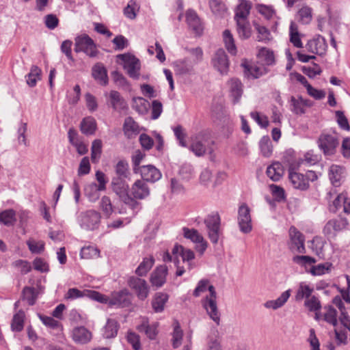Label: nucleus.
<instances>
[{
    "instance_id": "a211bd4d",
    "label": "nucleus",
    "mask_w": 350,
    "mask_h": 350,
    "mask_svg": "<svg viewBox=\"0 0 350 350\" xmlns=\"http://www.w3.org/2000/svg\"><path fill=\"white\" fill-rule=\"evenodd\" d=\"M131 198L137 200H144L150 194V189L148 184L142 180H137L131 188Z\"/></svg>"
},
{
    "instance_id": "79ce46f5",
    "label": "nucleus",
    "mask_w": 350,
    "mask_h": 350,
    "mask_svg": "<svg viewBox=\"0 0 350 350\" xmlns=\"http://www.w3.org/2000/svg\"><path fill=\"white\" fill-rule=\"evenodd\" d=\"M22 299L26 300L29 306H33L38 299V291L35 288L25 286L22 291Z\"/></svg>"
},
{
    "instance_id": "7c9ffc66",
    "label": "nucleus",
    "mask_w": 350,
    "mask_h": 350,
    "mask_svg": "<svg viewBox=\"0 0 350 350\" xmlns=\"http://www.w3.org/2000/svg\"><path fill=\"white\" fill-rule=\"evenodd\" d=\"M124 135L130 138L139 133V125L131 117H127L124 120L123 125Z\"/></svg>"
},
{
    "instance_id": "e433bc0d",
    "label": "nucleus",
    "mask_w": 350,
    "mask_h": 350,
    "mask_svg": "<svg viewBox=\"0 0 350 350\" xmlns=\"http://www.w3.org/2000/svg\"><path fill=\"white\" fill-rule=\"evenodd\" d=\"M168 300V295L163 293H157L152 301V306L154 312H161L164 310L165 303Z\"/></svg>"
},
{
    "instance_id": "0eeeda50",
    "label": "nucleus",
    "mask_w": 350,
    "mask_h": 350,
    "mask_svg": "<svg viewBox=\"0 0 350 350\" xmlns=\"http://www.w3.org/2000/svg\"><path fill=\"white\" fill-rule=\"evenodd\" d=\"M289 241L288 242V249L293 253H306L305 237L295 226L289 228Z\"/></svg>"
},
{
    "instance_id": "a19ab883",
    "label": "nucleus",
    "mask_w": 350,
    "mask_h": 350,
    "mask_svg": "<svg viewBox=\"0 0 350 350\" xmlns=\"http://www.w3.org/2000/svg\"><path fill=\"white\" fill-rule=\"evenodd\" d=\"M25 317V312L22 310L13 316L11 323L12 331L20 332L23 329Z\"/></svg>"
},
{
    "instance_id": "680f3d73",
    "label": "nucleus",
    "mask_w": 350,
    "mask_h": 350,
    "mask_svg": "<svg viewBox=\"0 0 350 350\" xmlns=\"http://www.w3.org/2000/svg\"><path fill=\"white\" fill-rule=\"evenodd\" d=\"M183 230L184 237L186 239H190L194 243H197L198 241L202 242L203 237L198 232L197 230L193 228L189 229L188 228H183Z\"/></svg>"
},
{
    "instance_id": "ea45409f",
    "label": "nucleus",
    "mask_w": 350,
    "mask_h": 350,
    "mask_svg": "<svg viewBox=\"0 0 350 350\" xmlns=\"http://www.w3.org/2000/svg\"><path fill=\"white\" fill-rule=\"evenodd\" d=\"M100 191L103 190L100 189L96 183H91L84 188L85 195L91 202H95L99 198Z\"/></svg>"
},
{
    "instance_id": "bb28decb",
    "label": "nucleus",
    "mask_w": 350,
    "mask_h": 350,
    "mask_svg": "<svg viewBox=\"0 0 350 350\" xmlns=\"http://www.w3.org/2000/svg\"><path fill=\"white\" fill-rule=\"evenodd\" d=\"M97 129L96 120L92 116L84 118L80 123V130L85 135H94Z\"/></svg>"
},
{
    "instance_id": "a18cd8bd",
    "label": "nucleus",
    "mask_w": 350,
    "mask_h": 350,
    "mask_svg": "<svg viewBox=\"0 0 350 350\" xmlns=\"http://www.w3.org/2000/svg\"><path fill=\"white\" fill-rule=\"evenodd\" d=\"M131 175L129 163L124 160L119 161L115 165V176L122 178H129Z\"/></svg>"
},
{
    "instance_id": "1a4fd4ad",
    "label": "nucleus",
    "mask_w": 350,
    "mask_h": 350,
    "mask_svg": "<svg viewBox=\"0 0 350 350\" xmlns=\"http://www.w3.org/2000/svg\"><path fill=\"white\" fill-rule=\"evenodd\" d=\"M117 57L124 62V68L130 77L135 79H139L140 70L139 59L130 53L120 54Z\"/></svg>"
},
{
    "instance_id": "f3484780",
    "label": "nucleus",
    "mask_w": 350,
    "mask_h": 350,
    "mask_svg": "<svg viewBox=\"0 0 350 350\" xmlns=\"http://www.w3.org/2000/svg\"><path fill=\"white\" fill-rule=\"evenodd\" d=\"M305 47L309 53L323 55L327 51V44L324 37L317 35L312 39L309 40Z\"/></svg>"
},
{
    "instance_id": "4468645a",
    "label": "nucleus",
    "mask_w": 350,
    "mask_h": 350,
    "mask_svg": "<svg viewBox=\"0 0 350 350\" xmlns=\"http://www.w3.org/2000/svg\"><path fill=\"white\" fill-rule=\"evenodd\" d=\"M237 220L239 229L243 233L247 234L252 231L250 209L245 203L239 207Z\"/></svg>"
},
{
    "instance_id": "4be33fe9",
    "label": "nucleus",
    "mask_w": 350,
    "mask_h": 350,
    "mask_svg": "<svg viewBox=\"0 0 350 350\" xmlns=\"http://www.w3.org/2000/svg\"><path fill=\"white\" fill-rule=\"evenodd\" d=\"M288 178L295 189L300 190H306L309 187V183L307 181V178H305V176L300 173L293 172L291 167L289 168Z\"/></svg>"
},
{
    "instance_id": "6e6d98bb",
    "label": "nucleus",
    "mask_w": 350,
    "mask_h": 350,
    "mask_svg": "<svg viewBox=\"0 0 350 350\" xmlns=\"http://www.w3.org/2000/svg\"><path fill=\"white\" fill-rule=\"evenodd\" d=\"M102 152V141L94 139L91 147V159L92 163H96Z\"/></svg>"
},
{
    "instance_id": "aec40b11",
    "label": "nucleus",
    "mask_w": 350,
    "mask_h": 350,
    "mask_svg": "<svg viewBox=\"0 0 350 350\" xmlns=\"http://www.w3.org/2000/svg\"><path fill=\"white\" fill-rule=\"evenodd\" d=\"M142 178L147 183V182L154 183L161 178V173L159 170L152 165H142L139 170Z\"/></svg>"
},
{
    "instance_id": "6ab92c4d",
    "label": "nucleus",
    "mask_w": 350,
    "mask_h": 350,
    "mask_svg": "<svg viewBox=\"0 0 350 350\" xmlns=\"http://www.w3.org/2000/svg\"><path fill=\"white\" fill-rule=\"evenodd\" d=\"M168 273L167 267L165 265L157 267L151 273L150 282L152 286L161 288L166 282V278Z\"/></svg>"
},
{
    "instance_id": "423d86ee",
    "label": "nucleus",
    "mask_w": 350,
    "mask_h": 350,
    "mask_svg": "<svg viewBox=\"0 0 350 350\" xmlns=\"http://www.w3.org/2000/svg\"><path fill=\"white\" fill-rule=\"evenodd\" d=\"M317 144L325 156H332L336 152L339 140L335 135L323 133L319 135Z\"/></svg>"
},
{
    "instance_id": "09e8293b",
    "label": "nucleus",
    "mask_w": 350,
    "mask_h": 350,
    "mask_svg": "<svg viewBox=\"0 0 350 350\" xmlns=\"http://www.w3.org/2000/svg\"><path fill=\"white\" fill-rule=\"evenodd\" d=\"M223 36L225 46L228 51L232 55H236L237 51V47L231 32L229 30L226 29L223 33Z\"/></svg>"
},
{
    "instance_id": "69168bd1",
    "label": "nucleus",
    "mask_w": 350,
    "mask_h": 350,
    "mask_svg": "<svg viewBox=\"0 0 350 350\" xmlns=\"http://www.w3.org/2000/svg\"><path fill=\"white\" fill-rule=\"evenodd\" d=\"M99 250L93 247V246H88L84 247L81 249L80 255L82 258H94L99 256Z\"/></svg>"
},
{
    "instance_id": "49530a36",
    "label": "nucleus",
    "mask_w": 350,
    "mask_h": 350,
    "mask_svg": "<svg viewBox=\"0 0 350 350\" xmlns=\"http://www.w3.org/2000/svg\"><path fill=\"white\" fill-rule=\"evenodd\" d=\"M99 205L103 215L107 218H109L114 211V207L112 205L109 197L107 196H103L100 201Z\"/></svg>"
},
{
    "instance_id": "de8ad7c7",
    "label": "nucleus",
    "mask_w": 350,
    "mask_h": 350,
    "mask_svg": "<svg viewBox=\"0 0 350 350\" xmlns=\"http://www.w3.org/2000/svg\"><path fill=\"white\" fill-rule=\"evenodd\" d=\"M259 146L263 157H269L271 155L273 146L269 136H263L259 142Z\"/></svg>"
},
{
    "instance_id": "9d476101",
    "label": "nucleus",
    "mask_w": 350,
    "mask_h": 350,
    "mask_svg": "<svg viewBox=\"0 0 350 350\" xmlns=\"http://www.w3.org/2000/svg\"><path fill=\"white\" fill-rule=\"evenodd\" d=\"M349 224L344 217L329 220L323 228V234L328 239H334L337 234L345 230Z\"/></svg>"
},
{
    "instance_id": "58836bf2",
    "label": "nucleus",
    "mask_w": 350,
    "mask_h": 350,
    "mask_svg": "<svg viewBox=\"0 0 350 350\" xmlns=\"http://www.w3.org/2000/svg\"><path fill=\"white\" fill-rule=\"evenodd\" d=\"M290 42L295 47L303 48V43L301 40V36L298 27L295 22H291L289 28Z\"/></svg>"
},
{
    "instance_id": "b1692460",
    "label": "nucleus",
    "mask_w": 350,
    "mask_h": 350,
    "mask_svg": "<svg viewBox=\"0 0 350 350\" xmlns=\"http://www.w3.org/2000/svg\"><path fill=\"white\" fill-rule=\"evenodd\" d=\"M72 337L76 343L86 344L92 339V333L85 327L81 326L73 329Z\"/></svg>"
},
{
    "instance_id": "f704fd0d",
    "label": "nucleus",
    "mask_w": 350,
    "mask_h": 350,
    "mask_svg": "<svg viewBox=\"0 0 350 350\" xmlns=\"http://www.w3.org/2000/svg\"><path fill=\"white\" fill-rule=\"evenodd\" d=\"M119 324L116 319H108L103 330V336L105 338H112L116 336L119 329Z\"/></svg>"
},
{
    "instance_id": "37998d69",
    "label": "nucleus",
    "mask_w": 350,
    "mask_h": 350,
    "mask_svg": "<svg viewBox=\"0 0 350 350\" xmlns=\"http://www.w3.org/2000/svg\"><path fill=\"white\" fill-rule=\"evenodd\" d=\"M343 169L336 165H332L329 170V177L335 187H338L340 185V179L342 178Z\"/></svg>"
},
{
    "instance_id": "6e6552de",
    "label": "nucleus",
    "mask_w": 350,
    "mask_h": 350,
    "mask_svg": "<svg viewBox=\"0 0 350 350\" xmlns=\"http://www.w3.org/2000/svg\"><path fill=\"white\" fill-rule=\"evenodd\" d=\"M127 284L134 291L139 300L144 301L148 297L150 286L144 279L131 276L128 279Z\"/></svg>"
},
{
    "instance_id": "a878e982",
    "label": "nucleus",
    "mask_w": 350,
    "mask_h": 350,
    "mask_svg": "<svg viewBox=\"0 0 350 350\" xmlns=\"http://www.w3.org/2000/svg\"><path fill=\"white\" fill-rule=\"evenodd\" d=\"M140 332H144L150 340H154L157 335V323L149 324L148 319H144L140 325L137 327Z\"/></svg>"
},
{
    "instance_id": "72a5a7b5",
    "label": "nucleus",
    "mask_w": 350,
    "mask_h": 350,
    "mask_svg": "<svg viewBox=\"0 0 350 350\" xmlns=\"http://www.w3.org/2000/svg\"><path fill=\"white\" fill-rule=\"evenodd\" d=\"M290 297V291L283 292L281 295L275 300H269L265 303L264 306L267 308L277 310L284 305Z\"/></svg>"
},
{
    "instance_id": "7ed1b4c3",
    "label": "nucleus",
    "mask_w": 350,
    "mask_h": 350,
    "mask_svg": "<svg viewBox=\"0 0 350 350\" xmlns=\"http://www.w3.org/2000/svg\"><path fill=\"white\" fill-rule=\"evenodd\" d=\"M326 200L329 202L330 212L336 213L342 206L343 212L350 213V202L348 201L347 193L337 194L336 191L333 189L327 193Z\"/></svg>"
},
{
    "instance_id": "393cba45",
    "label": "nucleus",
    "mask_w": 350,
    "mask_h": 350,
    "mask_svg": "<svg viewBox=\"0 0 350 350\" xmlns=\"http://www.w3.org/2000/svg\"><path fill=\"white\" fill-rule=\"evenodd\" d=\"M92 76L102 85L108 84L107 71L101 63L96 64L92 68Z\"/></svg>"
},
{
    "instance_id": "c03bdc74",
    "label": "nucleus",
    "mask_w": 350,
    "mask_h": 350,
    "mask_svg": "<svg viewBox=\"0 0 350 350\" xmlns=\"http://www.w3.org/2000/svg\"><path fill=\"white\" fill-rule=\"evenodd\" d=\"M16 221V212L13 209H7L0 213V223L5 226H13Z\"/></svg>"
},
{
    "instance_id": "0e129e2a",
    "label": "nucleus",
    "mask_w": 350,
    "mask_h": 350,
    "mask_svg": "<svg viewBox=\"0 0 350 350\" xmlns=\"http://www.w3.org/2000/svg\"><path fill=\"white\" fill-rule=\"evenodd\" d=\"M186 51L191 55V61L196 65L203 59V51L200 47L186 48Z\"/></svg>"
},
{
    "instance_id": "473e14b6",
    "label": "nucleus",
    "mask_w": 350,
    "mask_h": 350,
    "mask_svg": "<svg viewBox=\"0 0 350 350\" xmlns=\"http://www.w3.org/2000/svg\"><path fill=\"white\" fill-rule=\"evenodd\" d=\"M290 297V291L283 292L281 295L275 300H269L265 303L264 306L267 308L277 310L284 305Z\"/></svg>"
},
{
    "instance_id": "4c0bfd02",
    "label": "nucleus",
    "mask_w": 350,
    "mask_h": 350,
    "mask_svg": "<svg viewBox=\"0 0 350 350\" xmlns=\"http://www.w3.org/2000/svg\"><path fill=\"white\" fill-rule=\"evenodd\" d=\"M209 7L212 13L218 17H224L227 12L225 3L220 0H211Z\"/></svg>"
},
{
    "instance_id": "cd10ccee",
    "label": "nucleus",
    "mask_w": 350,
    "mask_h": 350,
    "mask_svg": "<svg viewBox=\"0 0 350 350\" xmlns=\"http://www.w3.org/2000/svg\"><path fill=\"white\" fill-rule=\"evenodd\" d=\"M243 94V85L238 79H232L230 81V94L232 98L234 104L239 102Z\"/></svg>"
},
{
    "instance_id": "13d9d810",
    "label": "nucleus",
    "mask_w": 350,
    "mask_h": 350,
    "mask_svg": "<svg viewBox=\"0 0 350 350\" xmlns=\"http://www.w3.org/2000/svg\"><path fill=\"white\" fill-rule=\"evenodd\" d=\"M304 306L310 312L319 311L321 308V304L318 297L311 295L305 300Z\"/></svg>"
},
{
    "instance_id": "9b49d317",
    "label": "nucleus",
    "mask_w": 350,
    "mask_h": 350,
    "mask_svg": "<svg viewBox=\"0 0 350 350\" xmlns=\"http://www.w3.org/2000/svg\"><path fill=\"white\" fill-rule=\"evenodd\" d=\"M100 214L94 210L81 213L79 223L82 228L93 230L98 228L100 221Z\"/></svg>"
},
{
    "instance_id": "dca6fc26",
    "label": "nucleus",
    "mask_w": 350,
    "mask_h": 350,
    "mask_svg": "<svg viewBox=\"0 0 350 350\" xmlns=\"http://www.w3.org/2000/svg\"><path fill=\"white\" fill-rule=\"evenodd\" d=\"M205 137V131H200L191 137V145L189 148L197 157H202L206 154Z\"/></svg>"
},
{
    "instance_id": "5fc2aeb1",
    "label": "nucleus",
    "mask_w": 350,
    "mask_h": 350,
    "mask_svg": "<svg viewBox=\"0 0 350 350\" xmlns=\"http://www.w3.org/2000/svg\"><path fill=\"white\" fill-rule=\"evenodd\" d=\"M254 27L258 32V41L266 42L270 40L271 33L267 28L260 25L256 22H254Z\"/></svg>"
},
{
    "instance_id": "c9c22d12",
    "label": "nucleus",
    "mask_w": 350,
    "mask_h": 350,
    "mask_svg": "<svg viewBox=\"0 0 350 350\" xmlns=\"http://www.w3.org/2000/svg\"><path fill=\"white\" fill-rule=\"evenodd\" d=\"M154 263V258L152 256L143 258L142 262L139 264L135 270V273L140 276H145L151 269Z\"/></svg>"
},
{
    "instance_id": "2f4dec72",
    "label": "nucleus",
    "mask_w": 350,
    "mask_h": 350,
    "mask_svg": "<svg viewBox=\"0 0 350 350\" xmlns=\"http://www.w3.org/2000/svg\"><path fill=\"white\" fill-rule=\"evenodd\" d=\"M109 98L110 104L114 110L121 111L126 108V103L118 92L111 90L109 93Z\"/></svg>"
},
{
    "instance_id": "4d7b16f0",
    "label": "nucleus",
    "mask_w": 350,
    "mask_h": 350,
    "mask_svg": "<svg viewBox=\"0 0 350 350\" xmlns=\"http://www.w3.org/2000/svg\"><path fill=\"white\" fill-rule=\"evenodd\" d=\"M324 309L326 310L323 315L324 320L335 326L337 324L336 310L332 306H325Z\"/></svg>"
},
{
    "instance_id": "864d4df0",
    "label": "nucleus",
    "mask_w": 350,
    "mask_h": 350,
    "mask_svg": "<svg viewBox=\"0 0 350 350\" xmlns=\"http://www.w3.org/2000/svg\"><path fill=\"white\" fill-rule=\"evenodd\" d=\"M291 110L297 115L305 113L306 110L303 107L302 97L296 98L295 96L291 97Z\"/></svg>"
},
{
    "instance_id": "2eb2a0df",
    "label": "nucleus",
    "mask_w": 350,
    "mask_h": 350,
    "mask_svg": "<svg viewBox=\"0 0 350 350\" xmlns=\"http://www.w3.org/2000/svg\"><path fill=\"white\" fill-rule=\"evenodd\" d=\"M211 64L221 75H226L229 69L228 56L222 49H217L211 59Z\"/></svg>"
},
{
    "instance_id": "8fccbe9b",
    "label": "nucleus",
    "mask_w": 350,
    "mask_h": 350,
    "mask_svg": "<svg viewBox=\"0 0 350 350\" xmlns=\"http://www.w3.org/2000/svg\"><path fill=\"white\" fill-rule=\"evenodd\" d=\"M237 25V31L241 38L247 39L251 36L250 24L247 21H236Z\"/></svg>"
},
{
    "instance_id": "412c9836",
    "label": "nucleus",
    "mask_w": 350,
    "mask_h": 350,
    "mask_svg": "<svg viewBox=\"0 0 350 350\" xmlns=\"http://www.w3.org/2000/svg\"><path fill=\"white\" fill-rule=\"evenodd\" d=\"M241 66L244 68V73L248 77L257 79L267 73V70L264 66H258L254 63H250L246 60L242 62Z\"/></svg>"
},
{
    "instance_id": "c756f323",
    "label": "nucleus",
    "mask_w": 350,
    "mask_h": 350,
    "mask_svg": "<svg viewBox=\"0 0 350 350\" xmlns=\"http://www.w3.org/2000/svg\"><path fill=\"white\" fill-rule=\"evenodd\" d=\"M251 7V3L250 1L242 0L237 8L234 20L247 21V16L250 14Z\"/></svg>"
},
{
    "instance_id": "774afa93",
    "label": "nucleus",
    "mask_w": 350,
    "mask_h": 350,
    "mask_svg": "<svg viewBox=\"0 0 350 350\" xmlns=\"http://www.w3.org/2000/svg\"><path fill=\"white\" fill-rule=\"evenodd\" d=\"M86 297L99 303L108 304L109 305V297L98 291L88 290Z\"/></svg>"
},
{
    "instance_id": "c85d7f7f",
    "label": "nucleus",
    "mask_w": 350,
    "mask_h": 350,
    "mask_svg": "<svg viewBox=\"0 0 350 350\" xmlns=\"http://www.w3.org/2000/svg\"><path fill=\"white\" fill-rule=\"evenodd\" d=\"M284 167L280 162H274L269 165L266 171L267 176L273 181H278L284 174Z\"/></svg>"
},
{
    "instance_id": "bf43d9fd",
    "label": "nucleus",
    "mask_w": 350,
    "mask_h": 350,
    "mask_svg": "<svg viewBox=\"0 0 350 350\" xmlns=\"http://www.w3.org/2000/svg\"><path fill=\"white\" fill-rule=\"evenodd\" d=\"M173 131L176 138L178 141L179 145L184 148L188 147V144L185 140L187 133L183 127L181 125H178L173 129Z\"/></svg>"
},
{
    "instance_id": "39448f33",
    "label": "nucleus",
    "mask_w": 350,
    "mask_h": 350,
    "mask_svg": "<svg viewBox=\"0 0 350 350\" xmlns=\"http://www.w3.org/2000/svg\"><path fill=\"white\" fill-rule=\"evenodd\" d=\"M75 51L83 52L90 57H96L98 51L94 40L87 34L78 36L75 39Z\"/></svg>"
},
{
    "instance_id": "ddd939ff",
    "label": "nucleus",
    "mask_w": 350,
    "mask_h": 350,
    "mask_svg": "<svg viewBox=\"0 0 350 350\" xmlns=\"http://www.w3.org/2000/svg\"><path fill=\"white\" fill-rule=\"evenodd\" d=\"M191 57H186L173 62L172 66L176 75L191 76L196 74L195 66Z\"/></svg>"
},
{
    "instance_id": "052dcab7",
    "label": "nucleus",
    "mask_w": 350,
    "mask_h": 350,
    "mask_svg": "<svg viewBox=\"0 0 350 350\" xmlns=\"http://www.w3.org/2000/svg\"><path fill=\"white\" fill-rule=\"evenodd\" d=\"M27 245L32 254H41L44 250V243L42 241L29 239L27 241Z\"/></svg>"
},
{
    "instance_id": "f03ea898",
    "label": "nucleus",
    "mask_w": 350,
    "mask_h": 350,
    "mask_svg": "<svg viewBox=\"0 0 350 350\" xmlns=\"http://www.w3.org/2000/svg\"><path fill=\"white\" fill-rule=\"evenodd\" d=\"M207 290L209 291V295H206L202 299V304L209 317L217 325H219L220 322V313L217 305V293L213 285L208 284Z\"/></svg>"
},
{
    "instance_id": "5701e85b",
    "label": "nucleus",
    "mask_w": 350,
    "mask_h": 350,
    "mask_svg": "<svg viewBox=\"0 0 350 350\" xmlns=\"http://www.w3.org/2000/svg\"><path fill=\"white\" fill-rule=\"evenodd\" d=\"M186 21L189 27L193 32L200 36L202 34L203 27L200 22V19L193 10H188L186 13Z\"/></svg>"
},
{
    "instance_id": "e2e57ef3",
    "label": "nucleus",
    "mask_w": 350,
    "mask_h": 350,
    "mask_svg": "<svg viewBox=\"0 0 350 350\" xmlns=\"http://www.w3.org/2000/svg\"><path fill=\"white\" fill-rule=\"evenodd\" d=\"M299 21L303 24H308L312 20V9L308 6H304L298 11Z\"/></svg>"
},
{
    "instance_id": "f8f14e48",
    "label": "nucleus",
    "mask_w": 350,
    "mask_h": 350,
    "mask_svg": "<svg viewBox=\"0 0 350 350\" xmlns=\"http://www.w3.org/2000/svg\"><path fill=\"white\" fill-rule=\"evenodd\" d=\"M133 294L126 288L114 291L109 297V306L119 308H126L131 305Z\"/></svg>"
},
{
    "instance_id": "338daca9",
    "label": "nucleus",
    "mask_w": 350,
    "mask_h": 350,
    "mask_svg": "<svg viewBox=\"0 0 350 350\" xmlns=\"http://www.w3.org/2000/svg\"><path fill=\"white\" fill-rule=\"evenodd\" d=\"M269 187L275 200L279 202L285 200V191L282 187L274 184L270 185Z\"/></svg>"
},
{
    "instance_id": "603ef678",
    "label": "nucleus",
    "mask_w": 350,
    "mask_h": 350,
    "mask_svg": "<svg viewBox=\"0 0 350 350\" xmlns=\"http://www.w3.org/2000/svg\"><path fill=\"white\" fill-rule=\"evenodd\" d=\"M258 57L266 65H271L275 62V58L273 51L266 48H261L259 50Z\"/></svg>"
},
{
    "instance_id": "f257e3e1",
    "label": "nucleus",
    "mask_w": 350,
    "mask_h": 350,
    "mask_svg": "<svg viewBox=\"0 0 350 350\" xmlns=\"http://www.w3.org/2000/svg\"><path fill=\"white\" fill-rule=\"evenodd\" d=\"M126 179H129V178L113 176L111 180L112 189L119 196L121 201L133 210H135L139 206V204L129 194V185Z\"/></svg>"
},
{
    "instance_id": "3c124183",
    "label": "nucleus",
    "mask_w": 350,
    "mask_h": 350,
    "mask_svg": "<svg viewBox=\"0 0 350 350\" xmlns=\"http://www.w3.org/2000/svg\"><path fill=\"white\" fill-rule=\"evenodd\" d=\"M312 288H310L308 285L301 284L297 291L295 300L299 301L304 298L307 299L312 295Z\"/></svg>"
},
{
    "instance_id": "20e7f679",
    "label": "nucleus",
    "mask_w": 350,
    "mask_h": 350,
    "mask_svg": "<svg viewBox=\"0 0 350 350\" xmlns=\"http://www.w3.org/2000/svg\"><path fill=\"white\" fill-rule=\"evenodd\" d=\"M208 239L213 244H217L221 234V218L217 212L213 213L204 219Z\"/></svg>"
}]
</instances>
